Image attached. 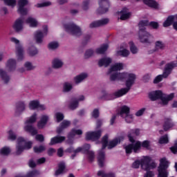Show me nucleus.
I'll return each instance as SVG.
<instances>
[{
    "label": "nucleus",
    "mask_w": 177,
    "mask_h": 177,
    "mask_svg": "<svg viewBox=\"0 0 177 177\" xmlns=\"http://www.w3.org/2000/svg\"><path fill=\"white\" fill-rule=\"evenodd\" d=\"M124 70V64L115 63L111 65V68L108 71V75H110L111 81H124L126 80L125 85L127 88H122L115 93V97H121L124 95H127L131 89V86L135 84V80H136V75L131 72H123L119 73Z\"/></svg>",
    "instance_id": "nucleus-1"
},
{
    "label": "nucleus",
    "mask_w": 177,
    "mask_h": 177,
    "mask_svg": "<svg viewBox=\"0 0 177 177\" xmlns=\"http://www.w3.org/2000/svg\"><path fill=\"white\" fill-rule=\"evenodd\" d=\"M122 140H124L123 137H118L110 141H109V136L107 135H105L102 138V140L101 141V143L102 145V149L99 151L98 152V165H100V167H103L104 165V162H106L104 151L103 150H104L106 147H108V149H113V147H115V146H117L118 143L122 142Z\"/></svg>",
    "instance_id": "nucleus-2"
},
{
    "label": "nucleus",
    "mask_w": 177,
    "mask_h": 177,
    "mask_svg": "<svg viewBox=\"0 0 177 177\" xmlns=\"http://www.w3.org/2000/svg\"><path fill=\"white\" fill-rule=\"evenodd\" d=\"M147 26H150V27L153 28H158V23L157 22H151L149 24L147 20L140 21L138 24V38L142 44H150L151 39H153V36L146 31V27Z\"/></svg>",
    "instance_id": "nucleus-3"
},
{
    "label": "nucleus",
    "mask_w": 177,
    "mask_h": 177,
    "mask_svg": "<svg viewBox=\"0 0 177 177\" xmlns=\"http://www.w3.org/2000/svg\"><path fill=\"white\" fill-rule=\"evenodd\" d=\"M144 171H147V174L144 177H154V173L153 171H149L150 169H153L157 167V164L154 162H151V158L150 156H142L140 161L136 160L133 165V168H139L140 167Z\"/></svg>",
    "instance_id": "nucleus-4"
},
{
    "label": "nucleus",
    "mask_w": 177,
    "mask_h": 177,
    "mask_svg": "<svg viewBox=\"0 0 177 177\" xmlns=\"http://www.w3.org/2000/svg\"><path fill=\"white\" fill-rule=\"evenodd\" d=\"M90 149L91 145L86 144L83 147H78L75 150H74L73 147H71L68 149L66 151H68V153H74V154L71 156V158H74L77 153H80L81 151L82 153L86 154L89 161H92L93 160H95V153H93L92 151H89Z\"/></svg>",
    "instance_id": "nucleus-5"
},
{
    "label": "nucleus",
    "mask_w": 177,
    "mask_h": 177,
    "mask_svg": "<svg viewBox=\"0 0 177 177\" xmlns=\"http://www.w3.org/2000/svg\"><path fill=\"white\" fill-rule=\"evenodd\" d=\"M149 96L151 100H157V99H160L162 104L165 106V104H168V102L169 100H172V99H174V93L166 95L162 93L161 91H156L151 92Z\"/></svg>",
    "instance_id": "nucleus-6"
},
{
    "label": "nucleus",
    "mask_w": 177,
    "mask_h": 177,
    "mask_svg": "<svg viewBox=\"0 0 177 177\" xmlns=\"http://www.w3.org/2000/svg\"><path fill=\"white\" fill-rule=\"evenodd\" d=\"M141 147L149 149L150 147V142L145 140L142 142L140 141H136L133 145H124V149L127 154H131L133 150L134 153H138L140 150Z\"/></svg>",
    "instance_id": "nucleus-7"
},
{
    "label": "nucleus",
    "mask_w": 177,
    "mask_h": 177,
    "mask_svg": "<svg viewBox=\"0 0 177 177\" xmlns=\"http://www.w3.org/2000/svg\"><path fill=\"white\" fill-rule=\"evenodd\" d=\"M32 147V142L27 141L23 137H19L17 140L16 154H21L24 150H30Z\"/></svg>",
    "instance_id": "nucleus-8"
},
{
    "label": "nucleus",
    "mask_w": 177,
    "mask_h": 177,
    "mask_svg": "<svg viewBox=\"0 0 177 177\" xmlns=\"http://www.w3.org/2000/svg\"><path fill=\"white\" fill-rule=\"evenodd\" d=\"M37 121V113H34L31 115V117L28 118L24 123V129L26 132H29V133H31L32 136L34 135H37L38 133V131L34 127H32V124Z\"/></svg>",
    "instance_id": "nucleus-9"
},
{
    "label": "nucleus",
    "mask_w": 177,
    "mask_h": 177,
    "mask_svg": "<svg viewBox=\"0 0 177 177\" xmlns=\"http://www.w3.org/2000/svg\"><path fill=\"white\" fill-rule=\"evenodd\" d=\"M177 64L176 62H171L166 65L164 73L162 75H158L153 80V84H158V82H161L162 81V78H167L170 74L171 71H172V68L174 67H176Z\"/></svg>",
    "instance_id": "nucleus-10"
},
{
    "label": "nucleus",
    "mask_w": 177,
    "mask_h": 177,
    "mask_svg": "<svg viewBox=\"0 0 177 177\" xmlns=\"http://www.w3.org/2000/svg\"><path fill=\"white\" fill-rule=\"evenodd\" d=\"M169 167V162L165 158L160 159V165L158 169V177H168V167Z\"/></svg>",
    "instance_id": "nucleus-11"
},
{
    "label": "nucleus",
    "mask_w": 177,
    "mask_h": 177,
    "mask_svg": "<svg viewBox=\"0 0 177 177\" xmlns=\"http://www.w3.org/2000/svg\"><path fill=\"white\" fill-rule=\"evenodd\" d=\"M130 110L129 106L124 105L120 108L119 113L120 115L124 118L126 122L128 124H131V122H133V115L129 113Z\"/></svg>",
    "instance_id": "nucleus-12"
},
{
    "label": "nucleus",
    "mask_w": 177,
    "mask_h": 177,
    "mask_svg": "<svg viewBox=\"0 0 177 177\" xmlns=\"http://www.w3.org/2000/svg\"><path fill=\"white\" fill-rule=\"evenodd\" d=\"M64 30H65L66 32H68L72 35H75L76 37H80L82 34L81 28L74 24H64Z\"/></svg>",
    "instance_id": "nucleus-13"
},
{
    "label": "nucleus",
    "mask_w": 177,
    "mask_h": 177,
    "mask_svg": "<svg viewBox=\"0 0 177 177\" xmlns=\"http://www.w3.org/2000/svg\"><path fill=\"white\" fill-rule=\"evenodd\" d=\"M28 5V0H18L17 12L19 15H26L28 13V8H26Z\"/></svg>",
    "instance_id": "nucleus-14"
},
{
    "label": "nucleus",
    "mask_w": 177,
    "mask_h": 177,
    "mask_svg": "<svg viewBox=\"0 0 177 177\" xmlns=\"http://www.w3.org/2000/svg\"><path fill=\"white\" fill-rule=\"evenodd\" d=\"M11 41L14 42V44H16V53L18 60H22L23 57L24 56V53L23 50V47L19 44V40L15 37L11 38Z\"/></svg>",
    "instance_id": "nucleus-15"
},
{
    "label": "nucleus",
    "mask_w": 177,
    "mask_h": 177,
    "mask_svg": "<svg viewBox=\"0 0 177 177\" xmlns=\"http://www.w3.org/2000/svg\"><path fill=\"white\" fill-rule=\"evenodd\" d=\"M48 35V26H45L43 27V32L40 30L37 31L35 33V38L37 44H41L44 41V37Z\"/></svg>",
    "instance_id": "nucleus-16"
},
{
    "label": "nucleus",
    "mask_w": 177,
    "mask_h": 177,
    "mask_svg": "<svg viewBox=\"0 0 177 177\" xmlns=\"http://www.w3.org/2000/svg\"><path fill=\"white\" fill-rule=\"evenodd\" d=\"M29 109L30 110H45L46 106L39 104L38 100H32L29 102Z\"/></svg>",
    "instance_id": "nucleus-17"
},
{
    "label": "nucleus",
    "mask_w": 177,
    "mask_h": 177,
    "mask_svg": "<svg viewBox=\"0 0 177 177\" xmlns=\"http://www.w3.org/2000/svg\"><path fill=\"white\" fill-rule=\"evenodd\" d=\"M100 136H102V131L87 132L86 139L87 140H97Z\"/></svg>",
    "instance_id": "nucleus-18"
},
{
    "label": "nucleus",
    "mask_w": 177,
    "mask_h": 177,
    "mask_svg": "<svg viewBox=\"0 0 177 177\" xmlns=\"http://www.w3.org/2000/svg\"><path fill=\"white\" fill-rule=\"evenodd\" d=\"M75 135H82V130L77 129V128L73 129L72 131L69 133L68 136V145H72L73 144V139H74V136Z\"/></svg>",
    "instance_id": "nucleus-19"
},
{
    "label": "nucleus",
    "mask_w": 177,
    "mask_h": 177,
    "mask_svg": "<svg viewBox=\"0 0 177 177\" xmlns=\"http://www.w3.org/2000/svg\"><path fill=\"white\" fill-rule=\"evenodd\" d=\"M174 19H177V15L169 16L167 20H165V22L163 23V27H169V26H171V24L174 23ZM173 27L174 30H177V21L173 24Z\"/></svg>",
    "instance_id": "nucleus-20"
},
{
    "label": "nucleus",
    "mask_w": 177,
    "mask_h": 177,
    "mask_svg": "<svg viewBox=\"0 0 177 177\" xmlns=\"http://www.w3.org/2000/svg\"><path fill=\"white\" fill-rule=\"evenodd\" d=\"M24 24V18L19 17L15 21L13 25V28L14 30H15V31H21V30H23Z\"/></svg>",
    "instance_id": "nucleus-21"
},
{
    "label": "nucleus",
    "mask_w": 177,
    "mask_h": 177,
    "mask_svg": "<svg viewBox=\"0 0 177 177\" xmlns=\"http://www.w3.org/2000/svg\"><path fill=\"white\" fill-rule=\"evenodd\" d=\"M100 10H102L100 13H106L109 10V6L110 4L108 0H99Z\"/></svg>",
    "instance_id": "nucleus-22"
},
{
    "label": "nucleus",
    "mask_w": 177,
    "mask_h": 177,
    "mask_svg": "<svg viewBox=\"0 0 177 177\" xmlns=\"http://www.w3.org/2000/svg\"><path fill=\"white\" fill-rule=\"evenodd\" d=\"M140 133V130L136 129L131 130L128 133L129 140L132 143L131 145H133L136 141L133 139V136H139Z\"/></svg>",
    "instance_id": "nucleus-23"
},
{
    "label": "nucleus",
    "mask_w": 177,
    "mask_h": 177,
    "mask_svg": "<svg viewBox=\"0 0 177 177\" xmlns=\"http://www.w3.org/2000/svg\"><path fill=\"white\" fill-rule=\"evenodd\" d=\"M84 99H85L84 95H81L78 99H72L71 102L69 105V108L71 109V110H75V109L78 107V102H81L84 100Z\"/></svg>",
    "instance_id": "nucleus-24"
},
{
    "label": "nucleus",
    "mask_w": 177,
    "mask_h": 177,
    "mask_svg": "<svg viewBox=\"0 0 177 177\" xmlns=\"http://www.w3.org/2000/svg\"><path fill=\"white\" fill-rule=\"evenodd\" d=\"M109 23V19H103L97 21H94L90 24V28H95V27H100Z\"/></svg>",
    "instance_id": "nucleus-25"
},
{
    "label": "nucleus",
    "mask_w": 177,
    "mask_h": 177,
    "mask_svg": "<svg viewBox=\"0 0 177 177\" xmlns=\"http://www.w3.org/2000/svg\"><path fill=\"white\" fill-rule=\"evenodd\" d=\"M15 68H16V61L13 59H9L6 65V71H13Z\"/></svg>",
    "instance_id": "nucleus-26"
},
{
    "label": "nucleus",
    "mask_w": 177,
    "mask_h": 177,
    "mask_svg": "<svg viewBox=\"0 0 177 177\" xmlns=\"http://www.w3.org/2000/svg\"><path fill=\"white\" fill-rule=\"evenodd\" d=\"M49 121V116L46 115H43L41 118L40 121L37 123V127L39 129H42L46 125V122Z\"/></svg>",
    "instance_id": "nucleus-27"
},
{
    "label": "nucleus",
    "mask_w": 177,
    "mask_h": 177,
    "mask_svg": "<svg viewBox=\"0 0 177 177\" xmlns=\"http://www.w3.org/2000/svg\"><path fill=\"white\" fill-rule=\"evenodd\" d=\"M64 172H66V163L61 162L58 165V169L55 171V176H58V175H62V174H64Z\"/></svg>",
    "instance_id": "nucleus-28"
},
{
    "label": "nucleus",
    "mask_w": 177,
    "mask_h": 177,
    "mask_svg": "<svg viewBox=\"0 0 177 177\" xmlns=\"http://www.w3.org/2000/svg\"><path fill=\"white\" fill-rule=\"evenodd\" d=\"M142 1L145 5H147L149 8L153 9H157L158 8V3L154 0H136Z\"/></svg>",
    "instance_id": "nucleus-29"
},
{
    "label": "nucleus",
    "mask_w": 177,
    "mask_h": 177,
    "mask_svg": "<svg viewBox=\"0 0 177 177\" xmlns=\"http://www.w3.org/2000/svg\"><path fill=\"white\" fill-rule=\"evenodd\" d=\"M120 20H127L131 17V12H128V9L126 8H123L122 10L120 12Z\"/></svg>",
    "instance_id": "nucleus-30"
},
{
    "label": "nucleus",
    "mask_w": 177,
    "mask_h": 177,
    "mask_svg": "<svg viewBox=\"0 0 177 177\" xmlns=\"http://www.w3.org/2000/svg\"><path fill=\"white\" fill-rule=\"evenodd\" d=\"M128 46L126 44V48H122L120 47V50L117 51L118 56H122V57H128L129 56V50L127 49Z\"/></svg>",
    "instance_id": "nucleus-31"
},
{
    "label": "nucleus",
    "mask_w": 177,
    "mask_h": 177,
    "mask_svg": "<svg viewBox=\"0 0 177 177\" xmlns=\"http://www.w3.org/2000/svg\"><path fill=\"white\" fill-rule=\"evenodd\" d=\"M110 63H111V58L106 57L104 58L101 59L99 61L98 64L100 67H103V66L104 67H107V66H109Z\"/></svg>",
    "instance_id": "nucleus-32"
},
{
    "label": "nucleus",
    "mask_w": 177,
    "mask_h": 177,
    "mask_svg": "<svg viewBox=\"0 0 177 177\" xmlns=\"http://www.w3.org/2000/svg\"><path fill=\"white\" fill-rule=\"evenodd\" d=\"M65 140H66V138L64 136H56L51 138L50 145H56L57 143H62L64 142Z\"/></svg>",
    "instance_id": "nucleus-33"
},
{
    "label": "nucleus",
    "mask_w": 177,
    "mask_h": 177,
    "mask_svg": "<svg viewBox=\"0 0 177 177\" xmlns=\"http://www.w3.org/2000/svg\"><path fill=\"white\" fill-rule=\"evenodd\" d=\"M174 122H172V120L171 118H166L165 120V124L163 125V129L165 131H168L169 129H171L172 127H174Z\"/></svg>",
    "instance_id": "nucleus-34"
},
{
    "label": "nucleus",
    "mask_w": 177,
    "mask_h": 177,
    "mask_svg": "<svg viewBox=\"0 0 177 177\" xmlns=\"http://www.w3.org/2000/svg\"><path fill=\"white\" fill-rule=\"evenodd\" d=\"M26 24H28L30 27H37L38 26V21L32 17H29L26 20Z\"/></svg>",
    "instance_id": "nucleus-35"
},
{
    "label": "nucleus",
    "mask_w": 177,
    "mask_h": 177,
    "mask_svg": "<svg viewBox=\"0 0 177 177\" xmlns=\"http://www.w3.org/2000/svg\"><path fill=\"white\" fill-rule=\"evenodd\" d=\"M70 124H71L70 121L64 120L61 123L60 127L57 129V132L58 133H62V132L63 131V129H65V128L70 127Z\"/></svg>",
    "instance_id": "nucleus-36"
},
{
    "label": "nucleus",
    "mask_w": 177,
    "mask_h": 177,
    "mask_svg": "<svg viewBox=\"0 0 177 177\" xmlns=\"http://www.w3.org/2000/svg\"><path fill=\"white\" fill-rule=\"evenodd\" d=\"M0 77L5 84H8L10 80V77L8 76L6 72H5V71L3 69H0Z\"/></svg>",
    "instance_id": "nucleus-37"
},
{
    "label": "nucleus",
    "mask_w": 177,
    "mask_h": 177,
    "mask_svg": "<svg viewBox=\"0 0 177 177\" xmlns=\"http://www.w3.org/2000/svg\"><path fill=\"white\" fill-rule=\"evenodd\" d=\"M88 77V74L86 73H82L75 77V84H80V82H82L85 78Z\"/></svg>",
    "instance_id": "nucleus-38"
},
{
    "label": "nucleus",
    "mask_w": 177,
    "mask_h": 177,
    "mask_svg": "<svg viewBox=\"0 0 177 177\" xmlns=\"http://www.w3.org/2000/svg\"><path fill=\"white\" fill-rule=\"evenodd\" d=\"M63 66V62H62L59 59H55L53 61V68H60Z\"/></svg>",
    "instance_id": "nucleus-39"
},
{
    "label": "nucleus",
    "mask_w": 177,
    "mask_h": 177,
    "mask_svg": "<svg viewBox=\"0 0 177 177\" xmlns=\"http://www.w3.org/2000/svg\"><path fill=\"white\" fill-rule=\"evenodd\" d=\"M1 1H3L5 5H7V6H10L11 8H15V6L17 5V0H1Z\"/></svg>",
    "instance_id": "nucleus-40"
},
{
    "label": "nucleus",
    "mask_w": 177,
    "mask_h": 177,
    "mask_svg": "<svg viewBox=\"0 0 177 177\" xmlns=\"http://www.w3.org/2000/svg\"><path fill=\"white\" fill-rule=\"evenodd\" d=\"M108 48H109L108 44H104L100 48L96 50V53H99L100 55H102L107 50Z\"/></svg>",
    "instance_id": "nucleus-41"
},
{
    "label": "nucleus",
    "mask_w": 177,
    "mask_h": 177,
    "mask_svg": "<svg viewBox=\"0 0 177 177\" xmlns=\"http://www.w3.org/2000/svg\"><path fill=\"white\" fill-rule=\"evenodd\" d=\"M46 147L44 145H39V146H35L33 147V151L35 153H42V151H45L46 150Z\"/></svg>",
    "instance_id": "nucleus-42"
},
{
    "label": "nucleus",
    "mask_w": 177,
    "mask_h": 177,
    "mask_svg": "<svg viewBox=\"0 0 177 177\" xmlns=\"http://www.w3.org/2000/svg\"><path fill=\"white\" fill-rule=\"evenodd\" d=\"M10 153V148L9 147H4L0 149L1 156H8Z\"/></svg>",
    "instance_id": "nucleus-43"
},
{
    "label": "nucleus",
    "mask_w": 177,
    "mask_h": 177,
    "mask_svg": "<svg viewBox=\"0 0 177 177\" xmlns=\"http://www.w3.org/2000/svg\"><path fill=\"white\" fill-rule=\"evenodd\" d=\"M73 89V84L68 82H65L63 86L64 92H70Z\"/></svg>",
    "instance_id": "nucleus-44"
},
{
    "label": "nucleus",
    "mask_w": 177,
    "mask_h": 177,
    "mask_svg": "<svg viewBox=\"0 0 177 177\" xmlns=\"http://www.w3.org/2000/svg\"><path fill=\"white\" fill-rule=\"evenodd\" d=\"M52 2L50 1H44L43 3H39L35 5V8H45L46 6H50Z\"/></svg>",
    "instance_id": "nucleus-45"
},
{
    "label": "nucleus",
    "mask_w": 177,
    "mask_h": 177,
    "mask_svg": "<svg viewBox=\"0 0 177 177\" xmlns=\"http://www.w3.org/2000/svg\"><path fill=\"white\" fill-rule=\"evenodd\" d=\"M26 110V104L24 102L19 103L17 106V113H21Z\"/></svg>",
    "instance_id": "nucleus-46"
},
{
    "label": "nucleus",
    "mask_w": 177,
    "mask_h": 177,
    "mask_svg": "<svg viewBox=\"0 0 177 177\" xmlns=\"http://www.w3.org/2000/svg\"><path fill=\"white\" fill-rule=\"evenodd\" d=\"M28 52L30 56H35V55H38V50L34 46L30 47Z\"/></svg>",
    "instance_id": "nucleus-47"
},
{
    "label": "nucleus",
    "mask_w": 177,
    "mask_h": 177,
    "mask_svg": "<svg viewBox=\"0 0 177 177\" xmlns=\"http://www.w3.org/2000/svg\"><path fill=\"white\" fill-rule=\"evenodd\" d=\"M129 45L130 46V50L131 53H133V55H136V53H138V48L135 46V44L132 41H130L129 43Z\"/></svg>",
    "instance_id": "nucleus-48"
},
{
    "label": "nucleus",
    "mask_w": 177,
    "mask_h": 177,
    "mask_svg": "<svg viewBox=\"0 0 177 177\" xmlns=\"http://www.w3.org/2000/svg\"><path fill=\"white\" fill-rule=\"evenodd\" d=\"M8 138L10 140H16V133L13 132V130H9L8 131Z\"/></svg>",
    "instance_id": "nucleus-49"
},
{
    "label": "nucleus",
    "mask_w": 177,
    "mask_h": 177,
    "mask_svg": "<svg viewBox=\"0 0 177 177\" xmlns=\"http://www.w3.org/2000/svg\"><path fill=\"white\" fill-rule=\"evenodd\" d=\"M55 118L57 120V122H60V121H62V120L64 119V115L60 112H57L55 113Z\"/></svg>",
    "instance_id": "nucleus-50"
},
{
    "label": "nucleus",
    "mask_w": 177,
    "mask_h": 177,
    "mask_svg": "<svg viewBox=\"0 0 177 177\" xmlns=\"http://www.w3.org/2000/svg\"><path fill=\"white\" fill-rule=\"evenodd\" d=\"M155 46L156 49H164V48H165V44L161 41H157L155 43Z\"/></svg>",
    "instance_id": "nucleus-51"
},
{
    "label": "nucleus",
    "mask_w": 177,
    "mask_h": 177,
    "mask_svg": "<svg viewBox=\"0 0 177 177\" xmlns=\"http://www.w3.org/2000/svg\"><path fill=\"white\" fill-rule=\"evenodd\" d=\"M168 142H169V140H168L167 135L163 136L159 139V143L160 145H165L166 143H168Z\"/></svg>",
    "instance_id": "nucleus-52"
},
{
    "label": "nucleus",
    "mask_w": 177,
    "mask_h": 177,
    "mask_svg": "<svg viewBox=\"0 0 177 177\" xmlns=\"http://www.w3.org/2000/svg\"><path fill=\"white\" fill-rule=\"evenodd\" d=\"M97 176L101 177H115L114 174H106L104 171H98Z\"/></svg>",
    "instance_id": "nucleus-53"
},
{
    "label": "nucleus",
    "mask_w": 177,
    "mask_h": 177,
    "mask_svg": "<svg viewBox=\"0 0 177 177\" xmlns=\"http://www.w3.org/2000/svg\"><path fill=\"white\" fill-rule=\"evenodd\" d=\"M48 48H49V49H56V48H59V43H57L56 41L50 42L48 44Z\"/></svg>",
    "instance_id": "nucleus-54"
},
{
    "label": "nucleus",
    "mask_w": 177,
    "mask_h": 177,
    "mask_svg": "<svg viewBox=\"0 0 177 177\" xmlns=\"http://www.w3.org/2000/svg\"><path fill=\"white\" fill-rule=\"evenodd\" d=\"M145 111H146V108H142L141 109L138 110L136 113V117H140L141 115H143V114H145Z\"/></svg>",
    "instance_id": "nucleus-55"
},
{
    "label": "nucleus",
    "mask_w": 177,
    "mask_h": 177,
    "mask_svg": "<svg viewBox=\"0 0 177 177\" xmlns=\"http://www.w3.org/2000/svg\"><path fill=\"white\" fill-rule=\"evenodd\" d=\"M92 55H93V50H88L86 51L84 56H85L86 59H88V57H91V56H92Z\"/></svg>",
    "instance_id": "nucleus-56"
},
{
    "label": "nucleus",
    "mask_w": 177,
    "mask_h": 177,
    "mask_svg": "<svg viewBox=\"0 0 177 177\" xmlns=\"http://www.w3.org/2000/svg\"><path fill=\"white\" fill-rule=\"evenodd\" d=\"M25 68H26V70H32V68H34V66H32V64H31L30 62H26L25 64Z\"/></svg>",
    "instance_id": "nucleus-57"
},
{
    "label": "nucleus",
    "mask_w": 177,
    "mask_h": 177,
    "mask_svg": "<svg viewBox=\"0 0 177 177\" xmlns=\"http://www.w3.org/2000/svg\"><path fill=\"white\" fill-rule=\"evenodd\" d=\"M35 138H36V140H38V142H44V140H45L44 136L41 134L37 135Z\"/></svg>",
    "instance_id": "nucleus-58"
},
{
    "label": "nucleus",
    "mask_w": 177,
    "mask_h": 177,
    "mask_svg": "<svg viewBox=\"0 0 177 177\" xmlns=\"http://www.w3.org/2000/svg\"><path fill=\"white\" fill-rule=\"evenodd\" d=\"M92 117L93 118H97V117H99V110L94 109L93 113H92Z\"/></svg>",
    "instance_id": "nucleus-59"
},
{
    "label": "nucleus",
    "mask_w": 177,
    "mask_h": 177,
    "mask_svg": "<svg viewBox=\"0 0 177 177\" xmlns=\"http://www.w3.org/2000/svg\"><path fill=\"white\" fill-rule=\"evenodd\" d=\"M88 5H89V1H86L83 2L82 8L84 10H86V9H88Z\"/></svg>",
    "instance_id": "nucleus-60"
},
{
    "label": "nucleus",
    "mask_w": 177,
    "mask_h": 177,
    "mask_svg": "<svg viewBox=\"0 0 177 177\" xmlns=\"http://www.w3.org/2000/svg\"><path fill=\"white\" fill-rule=\"evenodd\" d=\"M45 161H46V159L45 158H41L37 160L36 164H37V165L44 164V162H45Z\"/></svg>",
    "instance_id": "nucleus-61"
},
{
    "label": "nucleus",
    "mask_w": 177,
    "mask_h": 177,
    "mask_svg": "<svg viewBox=\"0 0 177 177\" xmlns=\"http://www.w3.org/2000/svg\"><path fill=\"white\" fill-rule=\"evenodd\" d=\"M55 153H56V149H53V148L49 149L48 151V156H53V154H55Z\"/></svg>",
    "instance_id": "nucleus-62"
},
{
    "label": "nucleus",
    "mask_w": 177,
    "mask_h": 177,
    "mask_svg": "<svg viewBox=\"0 0 177 177\" xmlns=\"http://www.w3.org/2000/svg\"><path fill=\"white\" fill-rule=\"evenodd\" d=\"M63 148H59L58 150H57V156L58 157H63Z\"/></svg>",
    "instance_id": "nucleus-63"
},
{
    "label": "nucleus",
    "mask_w": 177,
    "mask_h": 177,
    "mask_svg": "<svg viewBox=\"0 0 177 177\" xmlns=\"http://www.w3.org/2000/svg\"><path fill=\"white\" fill-rule=\"evenodd\" d=\"M171 153L174 154H177V146H173L170 148Z\"/></svg>",
    "instance_id": "nucleus-64"
}]
</instances>
